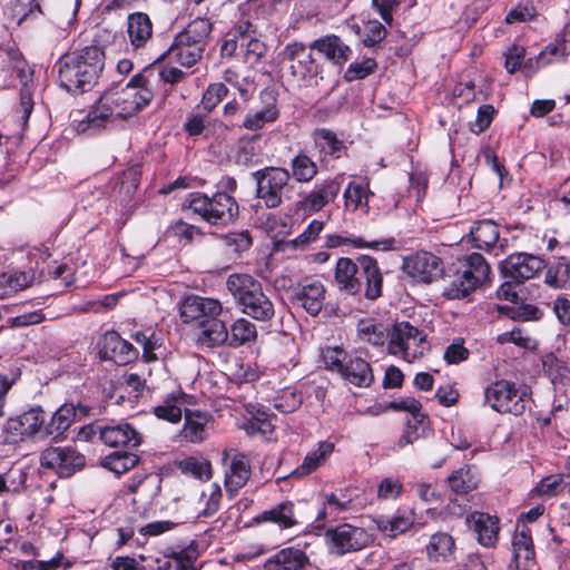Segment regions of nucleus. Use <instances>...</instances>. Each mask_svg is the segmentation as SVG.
I'll list each match as a JSON object with an SVG mask.
<instances>
[{
	"instance_id": "nucleus-41",
	"label": "nucleus",
	"mask_w": 570,
	"mask_h": 570,
	"mask_svg": "<svg viewBox=\"0 0 570 570\" xmlns=\"http://www.w3.org/2000/svg\"><path fill=\"white\" fill-rule=\"evenodd\" d=\"M498 225L490 219L478 222L470 230L474 246L485 252H490L493 244L498 243Z\"/></svg>"
},
{
	"instance_id": "nucleus-26",
	"label": "nucleus",
	"mask_w": 570,
	"mask_h": 570,
	"mask_svg": "<svg viewBox=\"0 0 570 570\" xmlns=\"http://www.w3.org/2000/svg\"><path fill=\"white\" fill-rule=\"evenodd\" d=\"M340 376L357 387H368L374 381L371 364L360 356H348Z\"/></svg>"
},
{
	"instance_id": "nucleus-11",
	"label": "nucleus",
	"mask_w": 570,
	"mask_h": 570,
	"mask_svg": "<svg viewBox=\"0 0 570 570\" xmlns=\"http://www.w3.org/2000/svg\"><path fill=\"white\" fill-rule=\"evenodd\" d=\"M546 268V262L538 255L530 253H513L500 262L499 269L504 278L515 284H522L534 278Z\"/></svg>"
},
{
	"instance_id": "nucleus-42",
	"label": "nucleus",
	"mask_w": 570,
	"mask_h": 570,
	"mask_svg": "<svg viewBox=\"0 0 570 570\" xmlns=\"http://www.w3.org/2000/svg\"><path fill=\"white\" fill-rule=\"evenodd\" d=\"M542 367L544 374L550 379L553 385H566L570 383V366L567 362L558 358L553 353L546 354L542 357Z\"/></svg>"
},
{
	"instance_id": "nucleus-39",
	"label": "nucleus",
	"mask_w": 570,
	"mask_h": 570,
	"mask_svg": "<svg viewBox=\"0 0 570 570\" xmlns=\"http://www.w3.org/2000/svg\"><path fill=\"white\" fill-rule=\"evenodd\" d=\"M395 239L393 237L380 240L365 242L362 237H344L341 235H327L326 245L330 248L342 245H352L355 248H372L375 250H391L395 248Z\"/></svg>"
},
{
	"instance_id": "nucleus-43",
	"label": "nucleus",
	"mask_w": 570,
	"mask_h": 570,
	"mask_svg": "<svg viewBox=\"0 0 570 570\" xmlns=\"http://www.w3.org/2000/svg\"><path fill=\"white\" fill-rule=\"evenodd\" d=\"M139 461V456L129 450L115 451L102 460V466L112 471L117 475H121L135 468Z\"/></svg>"
},
{
	"instance_id": "nucleus-8",
	"label": "nucleus",
	"mask_w": 570,
	"mask_h": 570,
	"mask_svg": "<svg viewBox=\"0 0 570 570\" xmlns=\"http://www.w3.org/2000/svg\"><path fill=\"white\" fill-rule=\"evenodd\" d=\"M528 400V387L508 380H498L484 389V403L501 414H523Z\"/></svg>"
},
{
	"instance_id": "nucleus-60",
	"label": "nucleus",
	"mask_w": 570,
	"mask_h": 570,
	"mask_svg": "<svg viewBox=\"0 0 570 570\" xmlns=\"http://www.w3.org/2000/svg\"><path fill=\"white\" fill-rule=\"evenodd\" d=\"M345 207L350 210H356L363 200H367V190L361 183L351 181L344 191Z\"/></svg>"
},
{
	"instance_id": "nucleus-2",
	"label": "nucleus",
	"mask_w": 570,
	"mask_h": 570,
	"mask_svg": "<svg viewBox=\"0 0 570 570\" xmlns=\"http://www.w3.org/2000/svg\"><path fill=\"white\" fill-rule=\"evenodd\" d=\"M58 80L69 92H87L97 83L105 67V51L98 45L68 51L56 63Z\"/></svg>"
},
{
	"instance_id": "nucleus-33",
	"label": "nucleus",
	"mask_w": 570,
	"mask_h": 570,
	"mask_svg": "<svg viewBox=\"0 0 570 570\" xmlns=\"http://www.w3.org/2000/svg\"><path fill=\"white\" fill-rule=\"evenodd\" d=\"M341 190V184L336 180H327L312 190L302 202L305 209L317 212L333 202Z\"/></svg>"
},
{
	"instance_id": "nucleus-7",
	"label": "nucleus",
	"mask_w": 570,
	"mask_h": 570,
	"mask_svg": "<svg viewBox=\"0 0 570 570\" xmlns=\"http://www.w3.org/2000/svg\"><path fill=\"white\" fill-rule=\"evenodd\" d=\"M283 61L288 62L291 76L304 86H317L323 80V67L309 50V43L293 41L287 43L279 53Z\"/></svg>"
},
{
	"instance_id": "nucleus-59",
	"label": "nucleus",
	"mask_w": 570,
	"mask_h": 570,
	"mask_svg": "<svg viewBox=\"0 0 570 570\" xmlns=\"http://www.w3.org/2000/svg\"><path fill=\"white\" fill-rule=\"evenodd\" d=\"M424 417L425 416H422V419L414 417L407 421L397 441L399 448H404L409 444H413L415 441L423 436L425 430L423 426Z\"/></svg>"
},
{
	"instance_id": "nucleus-31",
	"label": "nucleus",
	"mask_w": 570,
	"mask_h": 570,
	"mask_svg": "<svg viewBox=\"0 0 570 570\" xmlns=\"http://www.w3.org/2000/svg\"><path fill=\"white\" fill-rule=\"evenodd\" d=\"M570 53V30H562L537 57V68L562 61Z\"/></svg>"
},
{
	"instance_id": "nucleus-22",
	"label": "nucleus",
	"mask_w": 570,
	"mask_h": 570,
	"mask_svg": "<svg viewBox=\"0 0 570 570\" xmlns=\"http://www.w3.org/2000/svg\"><path fill=\"white\" fill-rule=\"evenodd\" d=\"M535 564V552L531 532L522 527L517 530L512 539V561L510 568L514 570H531Z\"/></svg>"
},
{
	"instance_id": "nucleus-23",
	"label": "nucleus",
	"mask_w": 570,
	"mask_h": 570,
	"mask_svg": "<svg viewBox=\"0 0 570 570\" xmlns=\"http://www.w3.org/2000/svg\"><path fill=\"white\" fill-rule=\"evenodd\" d=\"M309 50L317 51L331 62L342 66L348 61L352 50L335 35H326L309 42Z\"/></svg>"
},
{
	"instance_id": "nucleus-61",
	"label": "nucleus",
	"mask_w": 570,
	"mask_h": 570,
	"mask_svg": "<svg viewBox=\"0 0 570 570\" xmlns=\"http://www.w3.org/2000/svg\"><path fill=\"white\" fill-rule=\"evenodd\" d=\"M377 68V63L372 58H366L362 62H353L348 66L344 78L347 81L364 79L373 73Z\"/></svg>"
},
{
	"instance_id": "nucleus-20",
	"label": "nucleus",
	"mask_w": 570,
	"mask_h": 570,
	"mask_svg": "<svg viewBox=\"0 0 570 570\" xmlns=\"http://www.w3.org/2000/svg\"><path fill=\"white\" fill-rule=\"evenodd\" d=\"M223 311L219 301L214 298L200 297L196 295L187 296L180 304L179 313L183 323L204 321L208 316L220 315Z\"/></svg>"
},
{
	"instance_id": "nucleus-29",
	"label": "nucleus",
	"mask_w": 570,
	"mask_h": 570,
	"mask_svg": "<svg viewBox=\"0 0 570 570\" xmlns=\"http://www.w3.org/2000/svg\"><path fill=\"white\" fill-rule=\"evenodd\" d=\"M261 98L265 106L254 112L246 116L243 126L248 130L262 129L266 124L273 122L278 118L279 111L276 106V96L273 91L264 90L261 94Z\"/></svg>"
},
{
	"instance_id": "nucleus-10",
	"label": "nucleus",
	"mask_w": 570,
	"mask_h": 570,
	"mask_svg": "<svg viewBox=\"0 0 570 570\" xmlns=\"http://www.w3.org/2000/svg\"><path fill=\"white\" fill-rule=\"evenodd\" d=\"M256 181V197L267 208H276L282 204L283 190L289 183V173L284 168L267 167L253 173Z\"/></svg>"
},
{
	"instance_id": "nucleus-14",
	"label": "nucleus",
	"mask_w": 570,
	"mask_h": 570,
	"mask_svg": "<svg viewBox=\"0 0 570 570\" xmlns=\"http://www.w3.org/2000/svg\"><path fill=\"white\" fill-rule=\"evenodd\" d=\"M325 535L336 553L341 556L360 551L373 542V535L364 528L348 523L327 529Z\"/></svg>"
},
{
	"instance_id": "nucleus-1",
	"label": "nucleus",
	"mask_w": 570,
	"mask_h": 570,
	"mask_svg": "<svg viewBox=\"0 0 570 570\" xmlns=\"http://www.w3.org/2000/svg\"><path fill=\"white\" fill-rule=\"evenodd\" d=\"M151 88L136 90L135 88H111L106 90L86 118L79 122L78 131L98 130L111 117L126 119L145 109L153 100Z\"/></svg>"
},
{
	"instance_id": "nucleus-54",
	"label": "nucleus",
	"mask_w": 570,
	"mask_h": 570,
	"mask_svg": "<svg viewBox=\"0 0 570 570\" xmlns=\"http://www.w3.org/2000/svg\"><path fill=\"white\" fill-rule=\"evenodd\" d=\"M375 523L381 532L386 533L391 538H395L410 529L413 521L410 518L396 515L393 518L381 517L375 520Z\"/></svg>"
},
{
	"instance_id": "nucleus-34",
	"label": "nucleus",
	"mask_w": 570,
	"mask_h": 570,
	"mask_svg": "<svg viewBox=\"0 0 570 570\" xmlns=\"http://www.w3.org/2000/svg\"><path fill=\"white\" fill-rule=\"evenodd\" d=\"M333 451L334 443L330 441L318 442L317 448L305 455L303 463L295 469L293 475L301 478L311 474L327 461Z\"/></svg>"
},
{
	"instance_id": "nucleus-45",
	"label": "nucleus",
	"mask_w": 570,
	"mask_h": 570,
	"mask_svg": "<svg viewBox=\"0 0 570 570\" xmlns=\"http://www.w3.org/2000/svg\"><path fill=\"white\" fill-rule=\"evenodd\" d=\"M256 336V326L249 320L242 317L236 320L230 326L228 345L230 347H239L254 341Z\"/></svg>"
},
{
	"instance_id": "nucleus-48",
	"label": "nucleus",
	"mask_w": 570,
	"mask_h": 570,
	"mask_svg": "<svg viewBox=\"0 0 570 570\" xmlns=\"http://www.w3.org/2000/svg\"><path fill=\"white\" fill-rule=\"evenodd\" d=\"M544 283L554 289L566 287L570 279V265L564 261L546 264Z\"/></svg>"
},
{
	"instance_id": "nucleus-40",
	"label": "nucleus",
	"mask_w": 570,
	"mask_h": 570,
	"mask_svg": "<svg viewBox=\"0 0 570 570\" xmlns=\"http://www.w3.org/2000/svg\"><path fill=\"white\" fill-rule=\"evenodd\" d=\"M455 550V542L452 535L445 532H439L430 538L426 546V553L429 558L435 562L449 561L453 558Z\"/></svg>"
},
{
	"instance_id": "nucleus-53",
	"label": "nucleus",
	"mask_w": 570,
	"mask_h": 570,
	"mask_svg": "<svg viewBox=\"0 0 570 570\" xmlns=\"http://www.w3.org/2000/svg\"><path fill=\"white\" fill-rule=\"evenodd\" d=\"M347 358V352L340 346H326L321 350V360L325 368L338 375H341Z\"/></svg>"
},
{
	"instance_id": "nucleus-28",
	"label": "nucleus",
	"mask_w": 570,
	"mask_h": 570,
	"mask_svg": "<svg viewBox=\"0 0 570 570\" xmlns=\"http://www.w3.org/2000/svg\"><path fill=\"white\" fill-rule=\"evenodd\" d=\"M468 522L478 534L479 542L484 547H493L498 541L499 519L484 512H473Z\"/></svg>"
},
{
	"instance_id": "nucleus-64",
	"label": "nucleus",
	"mask_w": 570,
	"mask_h": 570,
	"mask_svg": "<svg viewBox=\"0 0 570 570\" xmlns=\"http://www.w3.org/2000/svg\"><path fill=\"white\" fill-rule=\"evenodd\" d=\"M209 124L208 114L194 111L189 114L184 122V129L189 136H199Z\"/></svg>"
},
{
	"instance_id": "nucleus-15",
	"label": "nucleus",
	"mask_w": 570,
	"mask_h": 570,
	"mask_svg": "<svg viewBox=\"0 0 570 570\" xmlns=\"http://www.w3.org/2000/svg\"><path fill=\"white\" fill-rule=\"evenodd\" d=\"M403 271L413 279L432 283L444 272L443 262L430 252H417L403 261Z\"/></svg>"
},
{
	"instance_id": "nucleus-35",
	"label": "nucleus",
	"mask_w": 570,
	"mask_h": 570,
	"mask_svg": "<svg viewBox=\"0 0 570 570\" xmlns=\"http://www.w3.org/2000/svg\"><path fill=\"white\" fill-rule=\"evenodd\" d=\"M186 394L181 391H175L166 395L163 402L153 407V413L160 420L170 423H178L183 416V405Z\"/></svg>"
},
{
	"instance_id": "nucleus-49",
	"label": "nucleus",
	"mask_w": 570,
	"mask_h": 570,
	"mask_svg": "<svg viewBox=\"0 0 570 570\" xmlns=\"http://www.w3.org/2000/svg\"><path fill=\"white\" fill-rule=\"evenodd\" d=\"M414 326L409 322L395 323L390 331L387 351L392 355L399 356L404 351L406 340L411 338Z\"/></svg>"
},
{
	"instance_id": "nucleus-3",
	"label": "nucleus",
	"mask_w": 570,
	"mask_h": 570,
	"mask_svg": "<svg viewBox=\"0 0 570 570\" xmlns=\"http://www.w3.org/2000/svg\"><path fill=\"white\" fill-rule=\"evenodd\" d=\"M227 289L242 307V312L258 322H268L275 315L271 298L264 293L261 282L247 274H232Z\"/></svg>"
},
{
	"instance_id": "nucleus-63",
	"label": "nucleus",
	"mask_w": 570,
	"mask_h": 570,
	"mask_svg": "<svg viewBox=\"0 0 570 570\" xmlns=\"http://www.w3.org/2000/svg\"><path fill=\"white\" fill-rule=\"evenodd\" d=\"M252 237L248 230H243L239 233H230L225 236L226 246L234 253L240 255L242 253L248 250L252 246Z\"/></svg>"
},
{
	"instance_id": "nucleus-52",
	"label": "nucleus",
	"mask_w": 570,
	"mask_h": 570,
	"mask_svg": "<svg viewBox=\"0 0 570 570\" xmlns=\"http://www.w3.org/2000/svg\"><path fill=\"white\" fill-rule=\"evenodd\" d=\"M314 139L317 146L331 156L338 158L344 149V142L340 140L336 134L326 128L316 129Z\"/></svg>"
},
{
	"instance_id": "nucleus-17",
	"label": "nucleus",
	"mask_w": 570,
	"mask_h": 570,
	"mask_svg": "<svg viewBox=\"0 0 570 570\" xmlns=\"http://www.w3.org/2000/svg\"><path fill=\"white\" fill-rule=\"evenodd\" d=\"M224 483L227 493L234 495L239 489L246 485L252 474V466L248 456L235 450L223 453Z\"/></svg>"
},
{
	"instance_id": "nucleus-19",
	"label": "nucleus",
	"mask_w": 570,
	"mask_h": 570,
	"mask_svg": "<svg viewBox=\"0 0 570 570\" xmlns=\"http://www.w3.org/2000/svg\"><path fill=\"white\" fill-rule=\"evenodd\" d=\"M100 354L104 358L125 365L134 361L138 351L116 331L106 332L100 343Z\"/></svg>"
},
{
	"instance_id": "nucleus-57",
	"label": "nucleus",
	"mask_w": 570,
	"mask_h": 570,
	"mask_svg": "<svg viewBox=\"0 0 570 570\" xmlns=\"http://www.w3.org/2000/svg\"><path fill=\"white\" fill-rule=\"evenodd\" d=\"M27 474L21 469L10 470L0 474V494L13 492L18 493L24 489Z\"/></svg>"
},
{
	"instance_id": "nucleus-56",
	"label": "nucleus",
	"mask_w": 570,
	"mask_h": 570,
	"mask_svg": "<svg viewBox=\"0 0 570 570\" xmlns=\"http://www.w3.org/2000/svg\"><path fill=\"white\" fill-rule=\"evenodd\" d=\"M228 88L223 82L210 83L200 101L202 108L207 112H212L218 104L227 96Z\"/></svg>"
},
{
	"instance_id": "nucleus-38",
	"label": "nucleus",
	"mask_w": 570,
	"mask_h": 570,
	"mask_svg": "<svg viewBox=\"0 0 570 570\" xmlns=\"http://www.w3.org/2000/svg\"><path fill=\"white\" fill-rule=\"evenodd\" d=\"M357 336L362 342L381 347L389 344L390 330L373 318L361 320L357 324Z\"/></svg>"
},
{
	"instance_id": "nucleus-18",
	"label": "nucleus",
	"mask_w": 570,
	"mask_h": 570,
	"mask_svg": "<svg viewBox=\"0 0 570 570\" xmlns=\"http://www.w3.org/2000/svg\"><path fill=\"white\" fill-rule=\"evenodd\" d=\"M360 266L357 272V282L360 283V294L370 301H375L382 296L383 276L375 258L368 255L358 257Z\"/></svg>"
},
{
	"instance_id": "nucleus-4",
	"label": "nucleus",
	"mask_w": 570,
	"mask_h": 570,
	"mask_svg": "<svg viewBox=\"0 0 570 570\" xmlns=\"http://www.w3.org/2000/svg\"><path fill=\"white\" fill-rule=\"evenodd\" d=\"M213 26L207 18H197L190 21L186 28L174 39L166 51L169 60L185 67L194 66L202 59L210 38Z\"/></svg>"
},
{
	"instance_id": "nucleus-55",
	"label": "nucleus",
	"mask_w": 570,
	"mask_h": 570,
	"mask_svg": "<svg viewBox=\"0 0 570 570\" xmlns=\"http://www.w3.org/2000/svg\"><path fill=\"white\" fill-rule=\"evenodd\" d=\"M303 403L302 394L295 389L286 387L274 399V407L282 413H292Z\"/></svg>"
},
{
	"instance_id": "nucleus-62",
	"label": "nucleus",
	"mask_w": 570,
	"mask_h": 570,
	"mask_svg": "<svg viewBox=\"0 0 570 570\" xmlns=\"http://www.w3.org/2000/svg\"><path fill=\"white\" fill-rule=\"evenodd\" d=\"M470 351L464 346L463 338H455L446 346L443 358L448 364H460L469 358Z\"/></svg>"
},
{
	"instance_id": "nucleus-21",
	"label": "nucleus",
	"mask_w": 570,
	"mask_h": 570,
	"mask_svg": "<svg viewBox=\"0 0 570 570\" xmlns=\"http://www.w3.org/2000/svg\"><path fill=\"white\" fill-rule=\"evenodd\" d=\"M11 68L21 82L20 99L16 114L21 124V128L24 129L35 105L30 86V82H32L33 71L28 67L26 60H18Z\"/></svg>"
},
{
	"instance_id": "nucleus-27",
	"label": "nucleus",
	"mask_w": 570,
	"mask_h": 570,
	"mask_svg": "<svg viewBox=\"0 0 570 570\" xmlns=\"http://www.w3.org/2000/svg\"><path fill=\"white\" fill-rule=\"evenodd\" d=\"M308 559L306 554L295 548L279 550L264 563L265 570H306Z\"/></svg>"
},
{
	"instance_id": "nucleus-12",
	"label": "nucleus",
	"mask_w": 570,
	"mask_h": 570,
	"mask_svg": "<svg viewBox=\"0 0 570 570\" xmlns=\"http://www.w3.org/2000/svg\"><path fill=\"white\" fill-rule=\"evenodd\" d=\"M40 464L60 478H70L86 465V458L73 448H48L41 452Z\"/></svg>"
},
{
	"instance_id": "nucleus-47",
	"label": "nucleus",
	"mask_w": 570,
	"mask_h": 570,
	"mask_svg": "<svg viewBox=\"0 0 570 570\" xmlns=\"http://www.w3.org/2000/svg\"><path fill=\"white\" fill-rule=\"evenodd\" d=\"M177 469L180 470V472L185 475H190L195 479H203L206 480L210 479L212 476V466L209 461L205 459H198L195 456H187L179 461H176Z\"/></svg>"
},
{
	"instance_id": "nucleus-36",
	"label": "nucleus",
	"mask_w": 570,
	"mask_h": 570,
	"mask_svg": "<svg viewBox=\"0 0 570 570\" xmlns=\"http://www.w3.org/2000/svg\"><path fill=\"white\" fill-rule=\"evenodd\" d=\"M77 410L73 404H62L51 416L49 423H45L47 438L57 439L72 425L76 420Z\"/></svg>"
},
{
	"instance_id": "nucleus-13",
	"label": "nucleus",
	"mask_w": 570,
	"mask_h": 570,
	"mask_svg": "<svg viewBox=\"0 0 570 570\" xmlns=\"http://www.w3.org/2000/svg\"><path fill=\"white\" fill-rule=\"evenodd\" d=\"M325 294L324 284L315 277L307 276L291 288L289 301L311 316H317L324 306Z\"/></svg>"
},
{
	"instance_id": "nucleus-16",
	"label": "nucleus",
	"mask_w": 570,
	"mask_h": 570,
	"mask_svg": "<svg viewBox=\"0 0 570 570\" xmlns=\"http://www.w3.org/2000/svg\"><path fill=\"white\" fill-rule=\"evenodd\" d=\"M92 433H98L100 441L110 448L131 450L140 445L141 435L129 423L120 422L90 426Z\"/></svg>"
},
{
	"instance_id": "nucleus-44",
	"label": "nucleus",
	"mask_w": 570,
	"mask_h": 570,
	"mask_svg": "<svg viewBox=\"0 0 570 570\" xmlns=\"http://www.w3.org/2000/svg\"><path fill=\"white\" fill-rule=\"evenodd\" d=\"M35 276L28 272H16L0 276V298L10 296L12 293L24 289L32 285Z\"/></svg>"
},
{
	"instance_id": "nucleus-24",
	"label": "nucleus",
	"mask_w": 570,
	"mask_h": 570,
	"mask_svg": "<svg viewBox=\"0 0 570 570\" xmlns=\"http://www.w3.org/2000/svg\"><path fill=\"white\" fill-rule=\"evenodd\" d=\"M219 315L208 316L198 323L197 343L200 346L215 348L228 342L229 332Z\"/></svg>"
},
{
	"instance_id": "nucleus-46",
	"label": "nucleus",
	"mask_w": 570,
	"mask_h": 570,
	"mask_svg": "<svg viewBox=\"0 0 570 570\" xmlns=\"http://www.w3.org/2000/svg\"><path fill=\"white\" fill-rule=\"evenodd\" d=\"M448 484L455 494H466L476 489L478 479L469 466L460 468L449 475Z\"/></svg>"
},
{
	"instance_id": "nucleus-9",
	"label": "nucleus",
	"mask_w": 570,
	"mask_h": 570,
	"mask_svg": "<svg viewBox=\"0 0 570 570\" xmlns=\"http://www.w3.org/2000/svg\"><path fill=\"white\" fill-rule=\"evenodd\" d=\"M46 412L41 406H32L27 411L11 416L3 425L6 441L9 443L26 442L36 438L46 439Z\"/></svg>"
},
{
	"instance_id": "nucleus-30",
	"label": "nucleus",
	"mask_w": 570,
	"mask_h": 570,
	"mask_svg": "<svg viewBox=\"0 0 570 570\" xmlns=\"http://www.w3.org/2000/svg\"><path fill=\"white\" fill-rule=\"evenodd\" d=\"M127 33L130 43L136 48H144L153 37V23L147 13H130L127 19Z\"/></svg>"
},
{
	"instance_id": "nucleus-25",
	"label": "nucleus",
	"mask_w": 570,
	"mask_h": 570,
	"mask_svg": "<svg viewBox=\"0 0 570 570\" xmlns=\"http://www.w3.org/2000/svg\"><path fill=\"white\" fill-rule=\"evenodd\" d=\"M360 262L352 261L348 257H341L335 265L334 281L341 293L347 295L360 294V283L357 282Z\"/></svg>"
},
{
	"instance_id": "nucleus-51",
	"label": "nucleus",
	"mask_w": 570,
	"mask_h": 570,
	"mask_svg": "<svg viewBox=\"0 0 570 570\" xmlns=\"http://www.w3.org/2000/svg\"><path fill=\"white\" fill-rule=\"evenodd\" d=\"M412 332L411 338L406 340L404 351L400 353V355L407 362H412L423 356L425 351L429 348L425 334L415 326Z\"/></svg>"
},
{
	"instance_id": "nucleus-6",
	"label": "nucleus",
	"mask_w": 570,
	"mask_h": 570,
	"mask_svg": "<svg viewBox=\"0 0 570 570\" xmlns=\"http://www.w3.org/2000/svg\"><path fill=\"white\" fill-rule=\"evenodd\" d=\"M188 208L212 225H227L238 216L237 202L225 191L210 197L203 193H191L188 196Z\"/></svg>"
},
{
	"instance_id": "nucleus-58",
	"label": "nucleus",
	"mask_w": 570,
	"mask_h": 570,
	"mask_svg": "<svg viewBox=\"0 0 570 570\" xmlns=\"http://www.w3.org/2000/svg\"><path fill=\"white\" fill-rule=\"evenodd\" d=\"M323 228V222L316 219L312 220L301 235L286 243V247L293 249H304L308 244L318 237Z\"/></svg>"
},
{
	"instance_id": "nucleus-5",
	"label": "nucleus",
	"mask_w": 570,
	"mask_h": 570,
	"mask_svg": "<svg viewBox=\"0 0 570 570\" xmlns=\"http://www.w3.org/2000/svg\"><path fill=\"white\" fill-rule=\"evenodd\" d=\"M490 265L479 253H472L458 261L454 278L444 294L451 299L466 297L490 277Z\"/></svg>"
},
{
	"instance_id": "nucleus-37",
	"label": "nucleus",
	"mask_w": 570,
	"mask_h": 570,
	"mask_svg": "<svg viewBox=\"0 0 570 570\" xmlns=\"http://www.w3.org/2000/svg\"><path fill=\"white\" fill-rule=\"evenodd\" d=\"M208 415L199 411H185V424L181 435L191 443H200L207 438Z\"/></svg>"
},
{
	"instance_id": "nucleus-50",
	"label": "nucleus",
	"mask_w": 570,
	"mask_h": 570,
	"mask_svg": "<svg viewBox=\"0 0 570 570\" xmlns=\"http://www.w3.org/2000/svg\"><path fill=\"white\" fill-rule=\"evenodd\" d=\"M292 176L298 183H308L317 174L316 164L306 155L299 154L291 161Z\"/></svg>"
},
{
	"instance_id": "nucleus-32",
	"label": "nucleus",
	"mask_w": 570,
	"mask_h": 570,
	"mask_svg": "<svg viewBox=\"0 0 570 570\" xmlns=\"http://www.w3.org/2000/svg\"><path fill=\"white\" fill-rule=\"evenodd\" d=\"M258 522H273L282 529H289L301 523L292 501H284L264 511L256 518Z\"/></svg>"
}]
</instances>
